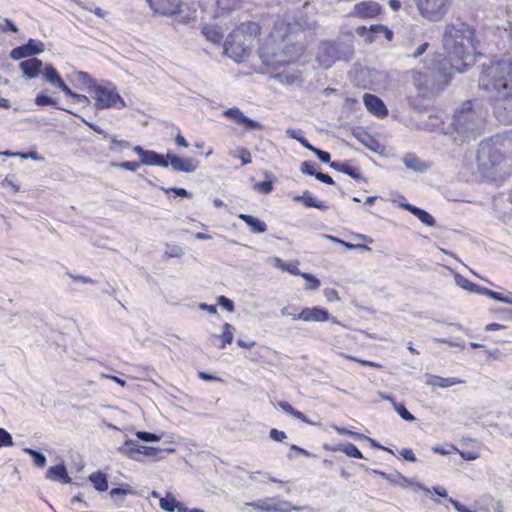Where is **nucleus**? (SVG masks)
I'll list each match as a JSON object with an SVG mask.
<instances>
[{
	"instance_id": "obj_56",
	"label": "nucleus",
	"mask_w": 512,
	"mask_h": 512,
	"mask_svg": "<svg viewBox=\"0 0 512 512\" xmlns=\"http://www.w3.org/2000/svg\"><path fill=\"white\" fill-rule=\"evenodd\" d=\"M35 104L38 105V106H44V105H56L57 102L55 99H53L52 97H49L47 95H44V94H39L37 95V97L35 98Z\"/></svg>"
},
{
	"instance_id": "obj_50",
	"label": "nucleus",
	"mask_w": 512,
	"mask_h": 512,
	"mask_svg": "<svg viewBox=\"0 0 512 512\" xmlns=\"http://www.w3.org/2000/svg\"><path fill=\"white\" fill-rule=\"evenodd\" d=\"M300 171L303 174L315 176L317 175V164L312 161H304L301 163Z\"/></svg>"
},
{
	"instance_id": "obj_15",
	"label": "nucleus",
	"mask_w": 512,
	"mask_h": 512,
	"mask_svg": "<svg viewBox=\"0 0 512 512\" xmlns=\"http://www.w3.org/2000/svg\"><path fill=\"white\" fill-rule=\"evenodd\" d=\"M381 12V6L375 1H363L355 4L353 10L349 13L351 17L360 19L375 18Z\"/></svg>"
},
{
	"instance_id": "obj_44",
	"label": "nucleus",
	"mask_w": 512,
	"mask_h": 512,
	"mask_svg": "<svg viewBox=\"0 0 512 512\" xmlns=\"http://www.w3.org/2000/svg\"><path fill=\"white\" fill-rule=\"evenodd\" d=\"M479 295H485V296H487L491 299H494L496 301H500V302L512 305V299H506V298H504L503 294L493 291V290H490L486 287H482Z\"/></svg>"
},
{
	"instance_id": "obj_3",
	"label": "nucleus",
	"mask_w": 512,
	"mask_h": 512,
	"mask_svg": "<svg viewBox=\"0 0 512 512\" xmlns=\"http://www.w3.org/2000/svg\"><path fill=\"white\" fill-rule=\"evenodd\" d=\"M474 36L475 30L466 23L446 26L443 47L448 54L451 70L461 73L474 62Z\"/></svg>"
},
{
	"instance_id": "obj_48",
	"label": "nucleus",
	"mask_w": 512,
	"mask_h": 512,
	"mask_svg": "<svg viewBox=\"0 0 512 512\" xmlns=\"http://www.w3.org/2000/svg\"><path fill=\"white\" fill-rule=\"evenodd\" d=\"M184 254L183 249L178 245L166 244L164 256L166 258H179Z\"/></svg>"
},
{
	"instance_id": "obj_6",
	"label": "nucleus",
	"mask_w": 512,
	"mask_h": 512,
	"mask_svg": "<svg viewBox=\"0 0 512 512\" xmlns=\"http://www.w3.org/2000/svg\"><path fill=\"white\" fill-rule=\"evenodd\" d=\"M353 55V34L346 33L334 41H322L318 47L316 60L321 67L329 69L336 61H349Z\"/></svg>"
},
{
	"instance_id": "obj_38",
	"label": "nucleus",
	"mask_w": 512,
	"mask_h": 512,
	"mask_svg": "<svg viewBox=\"0 0 512 512\" xmlns=\"http://www.w3.org/2000/svg\"><path fill=\"white\" fill-rule=\"evenodd\" d=\"M278 406L286 414H288L296 419H299L300 421H302L304 423L311 424V422L306 418V416L302 412L294 409L288 402L280 401V402H278Z\"/></svg>"
},
{
	"instance_id": "obj_37",
	"label": "nucleus",
	"mask_w": 512,
	"mask_h": 512,
	"mask_svg": "<svg viewBox=\"0 0 512 512\" xmlns=\"http://www.w3.org/2000/svg\"><path fill=\"white\" fill-rule=\"evenodd\" d=\"M89 480L93 484L94 488L100 492H104L108 489L107 477L104 473L95 472L89 476Z\"/></svg>"
},
{
	"instance_id": "obj_64",
	"label": "nucleus",
	"mask_w": 512,
	"mask_h": 512,
	"mask_svg": "<svg viewBox=\"0 0 512 512\" xmlns=\"http://www.w3.org/2000/svg\"><path fill=\"white\" fill-rule=\"evenodd\" d=\"M448 501L452 504V506L458 512H474L472 509L464 506L462 503H460L459 501H457V500H455L453 498H449Z\"/></svg>"
},
{
	"instance_id": "obj_21",
	"label": "nucleus",
	"mask_w": 512,
	"mask_h": 512,
	"mask_svg": "<svg viewBox=\"0 0 512 512\" xmlns=\"http://www.w3.org/2000/svg\"><path fill=\"white\" fill-rule=\"evenodd\" d=\"M364 104L369 112L377 117H385L388 114V110L384 102L377 96L365 93L363 96Z\"/></svg>"
},
{
	"instance_id": "obj_25",
	"label": "nucleus",
	"mask_w": 512,
	"mask_h": 512,
	"mask_svg": "<svg viewBox=\"0 0 512 512\" xmlns=\"http://www.w3.org/2000/svg\"><path fill=\"white\" fill-rule=\"evenodd\" d=\"M43 63L38 58H30L28 60L22 61L19 66L23 71V75L26 79L35 78L41 71Z\"/></svg>"
},
{
	"instance_id": "obj_2",
	"label": "nucleus",
	"mask_w": 512,
	"mask_h": 512,
	"mask_svg": "<svg viewBox=\"0 0 512 512\" xmlns=\"http://www.w3.org/2000/svg\"><path fill=\"white\" fill-rule=\"evenodd\" d=\"M303 28L299 22L278 21L273 31L260 46L258 53L262 63L274 70L298 59L303 46L292 42V36Z\"/></svg>"
},
{
	"instance_id": "obj_59",
	"label": "nucleus",
	"mask_w": 512,
	"mask_h": 512,
	"mask_svg": "<svg viewBox=\"0 0 512 512\" xmlns=\"http://www.w3.org/2000/svg\"><path fill=\"white\" fill-rule=\"evenodd\" d=\"M131 493H133V491L128 485H125V487L112 488L110 490V496L112 498H115L117 496H124Z\"/></svg>"
},
{
	"instance_id": "obj_9",
	"label": "nucleus",
	"mask_w": 512,
	"mask_h": 512,
	"mask_svg": "<svg viewBox=\"0 0 512 512\" xmlns=\"http://www.w3.org/2000/svg\"><path fill=\"white\" fill-rule=\"evenodd\" d=\"M118 452L136 462H143V456L149 457L155 461L164 459V452L174 453V448L160 449L145 445H138L134 440H126L120 447Z\"/></svg>"
},
{
	"instance_id": "obj_10",
	"label": "nucleus",
	"mask_w": 512,
	"mask_h": 512,
	"mask_svg": "<svg viewBox=\"0 0 512 512\" xmlns=\"http://www.w3.org/2000/svg\"><path fill=\"white\" fill-rule=\"evenodd\" d=\"M451 0H415L419 14L429 21H440L448 12Z\"/></svg>"
},
{
	"instance_id": "obj_63",
	"label": "nucleus",
	"mask_w": 512,
	"mask_h": 512,
	"mask_svg": "<svg viewBox=\"0 0 512 512\" xmlns=\"http://www.w3.org/2000/svg\"><path fill=\"white\" fill-rule=\"evenodd\" d=\"M324 295L329 302L339 301L340 297L335 289L327 288L324 290Z\"/></svg>"
},
{
	"instance_id": "obj_34",
	"label": "nucleus",
	"mask_w": 512,
	"mask_h": 512,
	"mask_svg": "<svg viewBox=\"0 0 512 512\" xmlns=\"http://www.w3.org/2000/svg\"><path fill=\"white\" fill-rule=\"evenodd\" d=\"M203 35L207 40L213 43H219L224 35V31L217 25H206L202 29Z\"/></svg>"
},
{
	"instance_id": "obj_5",
	"label": "nucleus",
	"mask_w": 512,
	"mask_h": 512,
	"mask_svg": "<svg viewBox=\"0 0 512 512\" xmlns=\"http://www.w3.org/2000/svg\"><path fill=\"white\" fill-rule=\"evenodd\" d=\"M260 27L255 22H245L234 29L224 42V52L236 62L246 57L254 46Z\"/></svg>"
},
{
	"instance_id": "obj_32",
	"label": "nucleus",
	"mask_w": 512,
	"mask_h": 512,
	"mask_svg": "<svg viewBox=\"0 0 512 512\" xmlns=\"http://www.w3.org/2000/svg\"><path fill=\"white\" fill-rule=\"evenodd\" d=\"M464 381L462 379L456 378V377H449L444 378L440 376L432 375L430 376L429 380L427 381V384L430 386H437L440 388H448L457 384H461Z\"/></svg>"
},
{
	"instance_id": "obj_30",
	"label": "nucleus",
	"mask_w": 512,
	"mask_h": 512,
	"mask_svg": "<svg viewBox=\"0 0 512 512\" xmlns=\"http://www.w3.org/2000/svg\"><path fill=\"white\" fill-rule=\"evenodd\" d=\"M238 218L244 221L254 233L261 234L267 231L266 223L257 217L248 214H239Z\"/></svg>"
},
{
	"instance_id": "obj_57",
	"label": "nucleus",
	"mask_w": 512,
	"mask_h": 512,
	"mask_svg": "<svg viewBox=\"0 0 512 512\" xmlns=\"http://www.w3.org/2000/svg\"><path fill=\"white\" fill-rule=\"evenodd\" d=\"M0 31L2 33H6L11 31L13 33L18 32V27L8 18H5L2 23H0Z\"/></svg>"
},
{
	"instance_id": "obj_62",
	"label": "nucleus",
	"mask_w": 512,
	"mask_h": 512,
	"mask_svg": "<svg viewBox=\"0 0 512 512\" xmlns=\"http://www.w3.org/2000/svg\"><path fill=\"white\" fill-rule=\"evenodd\" d=\"M269 436L272 440L277 441V442H282L283 440H285L287 438V435L285 432L280 431L275 428L270 430Z\"/></svg>"
},
{
	"instance_id": "obj_40",
	"label": "nucleus",
	"mask_w": 512,
	"mask_h": 512,
	"mask_svg": "<svg viewBox=\"0 0 512 512\" xmlns=\"http://www.w3.org/2000/svg\"><path fill=\"white\" fill-rule=\"evenodd\" d=\"M334 451L343 452L347 456L352 457V458H358V459L363 458L362 452L357 448L356 445H354L352 443L340 444L334 449Z\"/></svg>"
},
{
	"instance_id": "obj_17",
	"label": "nucleus",
	"mask_w": 512,
	"mask_h": 512,
	"mask_svg": "<svg viewBox=\"0 0 512 512\" xmlns=\"http://www.w3.org/2000/svg\"><path fill=\"white\" fill-rule=\"evenodd\" d=\"M356 32L359 36L363 37L367 43L375 41L378 34H383L388 41H391L393 38L392 30L381 24L371 25L370 28L359 26Z\"/></svg>"
},
{
	"instance_id": "obj_41",
	"label": "nucleus",
	"mask_w": 512,
	"mask_h": 512,
	"mask_svg": "<svg viewBox=\"0 0 512 512\" xmlns=\"http://www.w3.org/2000/svg\"><path fill=\"white\" fill-rule=\"evenodd\" d=\"M385 399L389 400L392 403L395 411L403 420L408 422H412L415 420V417L405 408L403 404L397 403L390 396L385 397Z\"/></svg>"
},
{
	"instance_id": "obj_43",
	"label": "nucleus",
	"mask_w": 512,
	"mask_h": 512,
	"mask_svg": "<svg viewBox=\"0 0 512 512\" xmlns=\"http://www.w3.org/2000/svg\"><path fill=\"white\" fill-rule=\"evenodd\" d=\"M72 77H73V81L76 82L77 84L87 86V87H91V86L95 85L92 77L87 72L78 71V72L74 73Z\"/></svg>"
},
{
	"instance_id": "obj_33",
	"label": "nucleus",
	"mask_w": 512,
	"mask_h": 512,
	"mask_svg": "<svg viewBox=\"0 0 512 512\" xmlns=\"http://www.w3.org/2000/svg\"><path fill=\"white\" fill-rule=\"evenodd\" d=\"M272 261L274 266L282 271L296 276H300L302 273L298 268L299 263L297 261L285 262L279 257H274Z\"/></svg>"
},
{
	"instance_id": "obj_36",
	"label": "nucleus",
	"mask_w": 512,
	"mask_h": 512,
	"mask_svg": "<svg viewBox=\"0 0 512 512\" xmlns=\"http://www.w3.org/2000/svg\"><path fill=\"white\" fill-rule=\"evenodd\" d=\"M454 279H455L456 284L460 288L467 290L471 293L480 294V290L482 289V286H479L475 283L470 282L467 278H465L464 276H462L459 273H456L454 275Z\"/></svg>"
},
{
	"instance_id": "obj_26",
	"label": "nucleus",
	"mask_w": 512,
	"mask_h": 512,
	"mask_svg": "<svg viewBox=\"0 0 512 512\" xmlns=\"http://www.w3.org/2000/svg\"><path fill=\"white\" fill-rule=\"evenodd\" d=\"M295 202H302L308 208H317L322 211H326L328 206L318 198L312 195L308 190L304 191L303 195H297L293 198Z\"/></svg>"
},
{
	"instance_id": "obj_11",
	"label": "nucleus",
	"mask_w": 512,
	"mask_h": 512,
	"mask_svg": "<svg viewBox=\"0 0 512 512\" xmlns=\"http://www.w3.org/2000/svg\"><path fill=\"white\" fill-rule=\"evenodd\" d=\"M431 70V67L425 63L423 68L416 67L408 72L413 86L421 95H427L432 88L433 82Z\"/></svg>"
},
{
	"instance_id": "obj_60",
	"label": "nucleus",
	"mask_w": 512,
	"mask_h": 512,
	"mask_svg": "<svg viewBox=\"0 0 512 512\" xmlns=\"http://www.w3.org/2000/svg\"><path fill=\"white\" fill-rule=\"evenodd\" d=\"M163 191L168 194L170 192L175 193L177 196L185 197V198H191L192 194L188 192L184 188H178V187H170V188H163Z\"/></svg>"
},
{
	"instance_id": "obj_35",
	"label": "nucleus",
	"mask_w": 512,
	"mask_h": 512,
	"mask_svg": "<svg viewBox=\"0 0 512 512\" xmlns=\"http://www.w3.org/2000/svg\"><path fill=\"white\" fill-rule=\"evenodd\" d=\"M42 74L45 81H47L55 87H59V85H61L62 82H64L60 77L59 73L57 72V70L52 65L45 66L42 71Z\"/></svg>"
},
{
	"instance_id": "obj_16",
	"label": "nucleus",
	"mask_w": 512,
	"mask_h": 512,
	"mask_svg": "<svg viewBox=\"0 0 512 512\" xmlns=\"http://www.w3.org/2000/svg\"><path fill=\"white\" fill-rule=\"evenodd\" d=\"M199 5L204 11L215 8V17L218 18L226 12L235 9L238 5V0H199Z\"/></svg>"
},
{
	"instance_id": "obj_27",
	"label": "nucleus",
	"mask_w": 512,
	"mask_h": 512,
	"mask_svg": "<svg viewBox=\"0 0 512 512\" xmlns=\"http://www.w3.org/2000/svg\"><path fill=\"white\" fill-rule=\"evenodd\" d=\"M159 505L163 510L167 512H174L175 510L178 512H184L186 509V506L183 503L177 501L176 498L170 493H167L165 497L160 498Z\"/></svg>"
},
{
	"instance_id": "obj_61",
	"label": "nucleus",
	"mask_w": 512,
	"mask_h": 512,
	"mask_svg": "<svg viewBox=\"0 0 512 512\" xmlns=\"http://www.w3.org/2000/svg\"><path fill=\"white\" fill-rule=\"evenodd\" d=\"M453 451H456L460 454L461 458L467 461L476 460L479 457V454L474 451H459L455 446H451Z\"/></svg>"
},
{
	"instance_id": "obj_20",
	"label": "nucleus",
	"mask_w": 512,
	"mask_h": 512,
	"mask_svg": "<svg viewBox=\"0 0 512 512\" xmlns=\"http://www.w3.org/2000/svg\"><path fill=\"white\" fill-rule=\"evenodd\" d=\"M235 328L230 323H224L222 326V334H212L209 337V342L218 347L219 349H225L228 344H231L234 339Z\"/></svg>"
},
{
	"instance_id": "obj_45",
	"label": "nucleus",
	"mask_w": 512,
	"mask_h": 512,
	"mask_svg": "<svg viewBox=\"0 0 512 512\" xmlns=\"http://www.w3.org/2000/svg\"><path fill=\"white\" fill-rule=\"evenodd\" d=\"M405 47L408 52L407 57L416 59L426 52L429 47V43L423 42L415 49H412L411 45L408 44Z\"/></svg>"
},
{
	"instance_id": "obj_54",
	"label": "nucleus",
	"mask_w": 512,
	"mask_h": 512,
	"mask_svg": "<svg viewBox=\"0 0 512 512\" xmlns=\"http://www.w3.org/2000/svg\"><path fill=\"white\" fill-rule=\"evenodd\" d=\"M14 445L12 436L4 428H0V448Z\"/></svg>"
},
{
	"instance_id": "obj_46",
	"label": "nucleus",
	"mask_w": 512,
	"mask_h": 512,
	"mask_svg": "<svg viewBox=\"0 0 512 512\" xmlns=\"http://www.w3.org/2000/svg\"><path fill=\"white\" fill-rule=\"evenodd\" d=\"M23 451L29 454L33 458V462L38 467H44L46 464V457L39 451L33 450L31 448H24Z\"/></svg>"
},
{
	"instance_id": "obj_52",
	"label": "nucleus",
	"mask_w": 512,
	"mask_h": 512,
	"mask_svg": "<svg viewBox=\"0 0 512 512\" xmlns=\"http://www.w3.org/2000/svg\"><path fill=\"white\" fill-rule=\"evenodd\" d=\"M135 435L139 440L145 442H158L161 439V436L146 431H137Z\"/></svg>"
},
{
	"instance_id": "obj_24",
	"label": "nucleus",
	"mask_w": 512,
	"mask_h": 512,
	"mask_svg": "<svg viewBox=\"0 0 512 512\" xmlns=\"http://www.w3.org/2000/svg\"><path fill=\"white\" fill-rule=\"evenodd\" d=\"M46 478L63 484L71 483V478L63 463L49 467L46 472Z\"/></svg>"
},
{
	"instance_id": "obj_31",
	"label": "nucleus",
	"mask_w": 512,
	"mask_h": 512,
	"mask_svg": "<svg viewBox=\"0 0 512 512\" xmlns=\"http://www.w3.org/2000/svg\"><path fill=\"white\" fill-rule=\"evenodd\" d=\"M330 167L338 172H342L349 175L353 179L361 178L360 171L356 167H353L348 162L332 161L330 162Z\"/></svg>"
},
{
	"instance_id": "obj_23",
	"label": "nucleus",
	"mask_w": 512,
	"mask_h": 512,
	"mask_svg": "<svg viewBox=\"0 0 512 512\" xmlns=\"http://www.w3.org/2000/svg\"><path fill=\"white\" fill-rule=\"evenodd\" d=\"M402 161L407 169L418 173H424L431 167L430 163L422 160L414 153L405 154Z\"/></svg>"
},
{
	"instance_id": "obj_47",
	"label": "nucleus",
	"mask_w": 512,
	"mask_h": 512,
	"mask_svg": "<svg viewBox=\"0 0 512 512\" xmlns=\"http://www.w3.org/2000/svg\"><path fill=\"white\" fill-rule=\"evenodd\" d=\"M249 479L252 481L261 482V483L265 482L266 480H269V481L275 482V483H281L280 480H277L276 478L272 477L269 473L261 472V471L252 472L249 475Z\"/></svg>"
},
{
	"instance_id": "obj_51",
	"label": "nucleus",
	"mask_w": 512,
	"mask_h": 512,
	"mask_svg": "<svg viewBox=\"0 0 512 512\" xmlns=\"http://www.w3.org/2000/svg\"><path fill=\"white\" fill-rule=\"evenodd\" d=\"M300 276L309 283L306 287L307 290H317L321 285L319 279L310 273L302 272Z\"/></svg>"
},
{
	"instance_id": "obj_13",
	"label": "nucleus",
	"mask_w": 512,
	"mask_h": 512,
	"mask_svg": "<svg viewBox=\"0 0 512 512\" xmlns=\"http://www.w3.org/2000/svg\"><path fill=\"white\" fill-rule=\"evenodd\" d=\"M223 115L236 122L237 124L242 125L245 131H256L263 129V125L260 122L248 118L237 107L225 110Z\"/></svg>"
},
{
	"instance_id": "obj_55",
	"label": "nucleus",
	"mask_w": 512,
	"mask_h": 512,
	"mask_svg": "<svg viewBox=\"0 0 512 512\" xmlns=\"http://www.w3.org/2000/svg\"><path fill=\"white\" fill-rule=\"evenodd\" d=\"M217 304L228 312H233L235 309L233 301L223 295L217 298Z\"/></svg>"
},
{
	"instance_id": "obj_42",
	"label": "nucleus",
	"mask_w": 512,
	"mask_h": 512,
	"mask_svg": "<svg viewBox=\"0 0 512 512\" xmlns=\"http://www.w3.org/2000/svg\"><path fill=\"white\" fill-rule=\"evenodd\" d=\"M274 502H275V497H271V498L257 500L255 502L250 503L249 505L256 510H263V511L271 512V511H273L272 507H273Z\"/></svg>"
},
{
	"instance_id": "obj_49",
	"label": "nucleus",
	"mask_w": 512,
	"mask_h": 512,
	"mask_svg": "<svg viewBox=\"0 0 512 512\" xmlns=\"http://www.w3.org/2000/svg\"><path fill=\"white\" fill-rule=\"evenodd\" d=\"M254 190L260 194H270L273 191V182L271 180L258 182L254 185Z\"/></svg>"
},
{
	"instance_id": "obj_8",
	"label": "nucleus",
	"mask_w": 512,
	"mask_h": 512,
	"mask_svg": "<svg viewBox=\"0 0 512 512\" xmlns=\"http://www.w3.org/2000/svg\"><path fill=\"white\" fill-rule=\"evenodd\" d=\"M95 107L98 110L126 107V102L118 93L117 87L111 82H103L93 86Z\"/></svg>"
},
{
	"instance_id": "obj_28",
	"label": "nucleus",
	"mask_w": 512,
	"mask_h": 512,
	"mask_svg": "<svg viewBox=\"0 0 512 512\" xmlns=\"http://www.w3.org/2000/svg\"><path fill=\"white\" fill-rule=\"evenodd\" d=\"M141 164L149 165V166H159V167H168L167 156H163L152 150H147L143 159L141 160Z\"/></svg>"
},
{
	"instance_id": "obj_14",
	"label": "nucleus",
	"mask_w": 512,
	"mask_h": 512,
	"mask_svg": "<svg viewBox=\"0 0 512 512\" xmlns=\"http://www.w3.org/2000/svg\"><path fill=\"white\" fill-rule=\"evenodd\" d=\"M168 166L174 172L192 173L198 168V161L194 158H182L172 152L167 153Z\"/></svg>"
},
{
	"instance_id": "obj_58",
	"label": "nucleus",
	"mask_w": 512,
	"mask_h": 512,
	"mask_svg": "<svg viewBox=\"0 0 512 512\" xmlns=\"http://www.w3.org/2000/svg\"><path fill=\"white\" fill-rule=\"evenodd\" d=\"M280 313L282 316H290L293 320H300L297 315H299V312H297V309L294 305H287L283 307L280 310Z\"/></svg>"
},
{
	"instance_id": "obj_53",
	"label": "nucleus",
	"mask_w": 512,
	"mask_h": 512,
	"mask_svg": "<svg viewBox=\"0 0 512 512\" xmlns=\"http://www.w3.org/2000/svg\"><path fill=\"white\" fill-rule=\"evenodd\" d=\"M234 156L238 157L241 160L242 165L250 164L252 161L251 153L247 148H239L234 154Z\"/></svg>"
},
{
	"instance_id": "obj_1",
	"label": "nucleus",
	"mask_w": 512,
	"mask_h": 512,
	"mask_svg": "<svg viewBox=\"0 0 512 512\" xmlns=\"http://www.w3.org/2000/svg\"><path fill=\"white\" fill-rule=\"evenodd\" d=\"M479 87L493 95L496 118L506 125L512 123V56L504 55L483 66Z\"/></svg>"
},
{
	"instance_id": "obj_29",
	"label": "nucleus",
	"mask_w": 512,
	"mask_h": 512,
	"mask_svg": "<svg viewBox=\"0 0 512 512\" xmlns=\"http://www.w3.org/2000/svg\"><path fill=\"white\" fill-rule=\"evenodd\" d=\"M403 208L411 212L414 216H416L423 224L433 227L435 226L434 217L428 213L427 211L420 209L412 204L406 203L403 204Z\"/></svg>"
},
{
	"instance_id": "obj_4",
	"label": "nucleus",
	"mask_w": 512,
	"mask_h": 512,
	"mask_svg": "<svg viewBox=\"0 0 512 512\" xmlns=\"http://www.w3.org/2000/svg\"><path fill=\"white\" fill-rule=\"evenodd\" d=\"M484 119L483 112L475 109L471 101H467L454 112L451 122L452 130L443 132L454 136L456 141H470L481 134Z\"/></svg>"
},
{
	"instance_id": "obj_18",
	"label": "nucleus",
	"mask_w": 512,
	"mask_h": 512,
	"mask_svg": "<svg viewBox=\"0 0 512 512\" xmlns=\"http://www.w3.org/2000/svg\"><path fill=\"white\" fill-rule=\"evenodd\" d=\"M150 8L157 14L174 15L180 10V0H147Z\"/></svg>"
},
{
	"instance_id": "obj_19",
	"label": "nucleus",
	"mask_w": 512,
	"mask_h": 512,
	"mask_svg": "<svg viewBox=\"0 0 512 512\" xmlns=\"http://www.w3.org/2000/svg\"><path fill=\"white\" fill-rule=\"evenodd\" d=\"M297 317L304 322H326L329 319V312L319 306L305 307Z\"/></svg>"
},
{
	"instance_id": "obj_39",
	"label": "nucleus",
	"mask_w": 512,
	"mask_h": 512,
	"mask_svg": "<svg viewBox=\"0 0 512 512\" xmlns=\"http://www.w3.org/2000/svg\"><path fill=\"white\" fill-rule=\"evenodd\" d=\"M273 512H291V511H301L305 507L294 506L290 502L286 500H282L275 497V502L273 503Z\"/></svg>"
},
{
	"instance_id": "obj_12",
	"label": "nucleus",
	"mask_w": 512,
	"mask_h": 512,
	"mask_svg": "<svg viewBox=\"0 0 512 512\" xmlns=\"http://www.w3.org/2000/svg\"><path fill=\"white\" fill-rule=\"evenodd\" d=\"M44 49V44L41 41L29 39L26 44L12 49L10 52V58L13 60H20L32 55L40 54Z\"/></svg>"
},
{
	"instance_id": "obj_7",
	"label": "nucleus",
	"mask_w": 512,
	"mask_h": 512,
	"mask_svg": "<svg viewBox=\"0 0 512 512\" xmlns=\"http://www.w3.org/2000/svg\"><path fill=\"white\" fill-rule=\"evenodd\" d=\"M510 156H512V131L510 130L482 141L477 153L480 163L487 158L492 167H496L502 159Z\"/></svg>"
},
{
	"instance_id": "obj_22",
	"label": "nucleus",
	"mask_w": 512,
	"mask_h": 512,
	"mask_svg": "<svg viewBox=\"0 0 512 512\" xmlns=\"http://www.w3.org/2000/svg\"><path fill=\"white\" fill-rule=\"evenodd\" d=\"M387 480L390 483L400 486V487H403V488L413 487V488L422 490L426 493H430V491H431L430 489L425 487L423 484L414 482L413 480L408 479L407 477H405L404 475H402L401 473H399L397 471H395L393 473H389V476H387Z\"/></svg>"
}]
</instances>
